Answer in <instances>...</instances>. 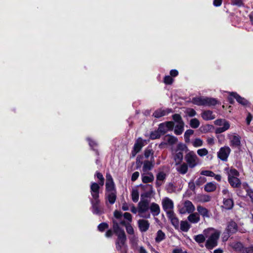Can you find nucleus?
I'll use <instances>...</instances> for the list:
<instances>
[{
  "label": "nucleus",
  "mask_w": 253,
  "mask_h": 253,
  "mask_svg": "<svg viewBox=\"0 0 253 253\" xmlns=\"http://www.w3.org/2000/svg\"><path fill=\"white\" fill-rule=\"evenodd\" d=\"M203 233L206 238H208L205 246L208 249H212L217 245V241L220 236V232L213 228L205 229Z\"/></svg>",
  "instance_id": "nucleus-1"
},
{
  "label": "nucleus",
  "mask_w": 253,
  "mask_h": 253,
  "mask_svg": "<svg viewBox=\"0 0 253 253\" xmlns=\"http://www.w3.org/2000/svg\"><path fill=\"white\" fill-rule=\"evenodd\" d=\"M188 151L187 146L182 143H178L175 148H172V158L175 165H179L182 163L183 159V153H186Z\"/></svg>",
  "instance_id": "nucleus-2"
},
{
  "label": "nucleus",
  "mask_w": 253,
  "mask_h": 253,
  "mask_svg": "<svg viewBox=\"0 0 253 253\" xmlns=\"http://www.w3.org/2000/svg\"><path fill=\"white\" fill-rule=\"evenodd\" d=\"M149 202L147 200L141 199L138 204V212L139 215L144 218H149L151 216L149 212Z\"/></svg>",
  "instance_id": "nucleus-3"
},
{
  "label": "nucleus",
  "mask_w": 253,
  "mask_h": 253,
  "mask_svg": "<svg viewBox=\"0 0 253 253\" xmlns=\"http://www.w3.org/2000/svg\"><path fill=\"white\" fill-rule=\"evenodd\" d=\"M192 102L199 106H214L217 104V100L213 98L196 97L192 99Z\"/></svg>",
  "instance_id": "nucleus-4"
},
{
  "label": "nucleus",
  "mask_w": 253,
  "mask_h": 253,
  "mask_svg": "<svg viewBox=\"0 0 253 253\" xmlns=\"http://www.w3.org/2000/svg\"><path fill=\"white\" fill-rule=\"evenodd\" d=\"M186 164L191 169H193L199 164V159L193 151H189L185 155Z\"/></svg>",
  "instance_id": "nucleus-5"
},
{
  "label": "nucleus",
  "mask_w": 253,
  "mask_h": 253,
  "mask_svg": "<svg viewBox=\"0 0 253 253\" xmlns=\"http://www.w3.org/2000/svg\"><path fill=\"white\" fill-rule=\"evenodd\" d=\"M178 208L179 213L181 214L192 213L195 210L194 205L189 200L185 201L182 204L178 206Z\"/></svg>",
  "instance_id": "nucleus-6"
},
{
  "label": "nucleus",
  "mask_w": 253,
  "mask_h": 253,
  "mask_svg": "<svg viewBox=\"0 0 253 253\" xmlns=\"http://www.w3.org/2000/svg\"><path fill=\"white\" fill-rule=\"evenodd\" d=\"M116 241V248L118 251L126 252L127 249L126 245V237L125 233L119 234Z\"/></svg>",
  "instance_id": "nucleus-7"
},
{
  "label": "nucleus",
  "mask_w": 253,
  "mask_h": 253,
  "mask_svg": "<svg viewBox=\"0 0 253 253\" xmlns=\"http://www.w3.org/2000/svg\"><path fill=\"white\" fill-rule=\"evenodd\" d=\"M162 207L167 215L174 212V204L173 201L168 197H165L162 201Z\"/></svg>",
  "instance_id": "nucleus-8"
},
{
  "label": "nucleus",
  "mask_w": 253,
  "mask_h": 253,
  "mask_svg": "<svg viewBox=\"0 0 253 253\" xmlns=\"http://www.w3.org/2000/svg\"><path fill=\"white\" fill-rule=\"evenodd\" d=\"M105 196L106 202H108L111 205L114 204L117 198L115 187L106 188Z\"/></svg>",
  "instance_id": "nucleus-9"
},
{
  "label": "nucleus",
  "mask_w": 253,
  "mask_h": 253,
  "mask_svg": "<svg viewBox=\"0 0 253 253\" xmlns=\"http://www.w3.org/2000/svg\"><path fill=\"white\" fill-rule=\"evenodd\" d=\"M141 188L143 190V192L141 194V197L142 199L150 198L154 193L153 186L151 184L141 185Z\"/></svg>",
  "instance_id": "nucleus-10"
},
{
  "label": "nucleus",
  "mask_w": 253,
  "mask_h": 253,
  "mask_svg": "<svg viewBox=\"0 0 253 253\" xmlns=\"http://www.w3.org/2000/svg\"><path fill=\"white\" fill-rule=\"evenodd\" d=\"M231 152V149L228 146H224L220 148L217 152V157L223 161H227Z\"/></svg>",
  "instance_id": "nucleus-11"
},
{
  "label": "nucleus",
  "mask_w": 253,
  "mask_h": 253,
  "mask_svg": "<svg viewBox=\"0 0 253 253\" xmlns=\"http://www.w3.org/2000/svg\"><path fill=\"white\" fill-rule=\"evenodd\" d=\"M173 126L174 123L173 122H166L161 123L159 125L158 130L162 134H164L169 130H172Z\"/></svg>",
  "instance_id": "nucleus-12"
},
{
  "label": "nucleus",
  "mask_w": 253,
  "mask_h": 253,
  "mask_svg": "<svg viewBox=\"0 0 253 253\" xmlns=\"http://www.w3.org/2000/svg\"><path fill=\"white\" fill-rule=\"evenodd\" d=\"M145 140H143L141 138H138L136 141L132 151L131 154L132 157H134L144 146Z\"/></svg>",
  "instance_id": "nucleus-13"
},
{
  "label": "nucleus",
  "mask_w": 253,
  "mask_h": 253,
  "mask_svg": "<svg viewBox=\"0 0 253 253\" xmlns=\"http://www.w3.org/2000/svg\"><path fill=\"white\" fill-rule=\"evenodd\" d=\"M100 184L96 182H91L90 184V193L92 199L91 200L99 199V191Z\"/></svg>",
  "instance_id": "nucleus-14"
},
{
  "label": "nucleus",
  "mask_w": 253,
  "mask_h": 253,
  "mask_svg": "<svg viewBox=\"0 0 253 253\" xmlns=\"http://www.w3.org/2000/svg\"><path fill=\"white\" fill-rule=\"evenodd\" d=\"M172 112V110L170 108L158 109L154 111L153 116L156 118H160L162 117L168 115Z\"/></svg>",
  "instance_id": "nucleus-15"
},
{
  "label": "nucleus",
  "mask_w": 253,
  "mask_h": 253,
  "mask_svg": "<svg viewBox=\"0 0 253 253\" xmlns=\"http://www.w3.org/2000/svg\"><path fill=\"white\" fill-rule=\"evenodd\" d=\"M238 230V226L236 223L232 220L228 222L226 231L227 232L228 235L226 237V239H228L230 234H233L237 232Z\"/></svg>",
  "instance_id": "nucleus-16"
},
{
  "label": "nucleus",
  "mask_w": 253,
  "mask_h": 253,
  "mask_svg": "<svg viewBox=\"0 0 253 253\" xmlns=\"http://www.w3.org/2000/svg\"><path fill=\"white\" fill-rule=\"evenodd\" d=\"M236 249H239L242 253H253V245L243 246L241 243H237L235 245Z\"/></svg>",
  "instance_id": "nucleus-17"
},
{
  "label": "nucleus",
  "mask_w": 253,
  "mask_h": 253,
  "mask_svg": "<svg viewBox=\"0 0 253 253\" xmlns=\"http://www.w3.org/2000/svg\"><path fill=\"white\" fill-rule=\"evenodd\" d=\"M228 138L230 139V145L234 147H238L241 144V137L239 135L235 134H228Z\"/></svg>",
  "instance_id": "nucleus-18"
},
{
  "label": "nucleus",
  "mask_w": 253,
  "mask_h": 253,
  "mask_svg": "<svg viewBox=\"0 0 253 253\" xmlns=\"http://www.w3.org/2000/svg\"><path fill=\"white\" fill-rule=\"evenodd\" d=\"M167 217L170 220L172 225L176 229H179V221L178 218L176 216L174 212L171 213L167 215Z\"/></svg>",
  "instance_id": "nucleus-19"
},
{
  "label": "nucleus",
  "mask_w": 253,
  "mask_h": 253,
  "mask_svg": "<svg viewBox=\"0 0 253 253\" xmlns=\"http://www.w3.org/2000/svg\"><path fill=\"white\" fill-rule=\"evenodd\" d=\"M138 227L142 232L147 231L150 226V223L148 221L144 219H140L138 221Z\"/></svg>",
  "instance_id": "nucleus-20"
},
{
  "label": "nucleus",
  "mask_w": 253,
  "mask_h": 253,
  "mask_svg": "<svg viewBox=\"0 0 253 253\" xmlns=\"http://www.w3.org/2000/svg\"><path fill=\"white\" fill-rule=\"evenodd\" d=\"M166 178V174L163 171L159 172L156 175V185L160 187L164 182Z\"/></svg>",
  "instance_id": "nucleus-21"
},
{
  "label": "nucleus",
  "mask_w": 253,
  "mask_h": 253,
  "mask_svg": "<svg viewBox=\"0 0 253 253\" xmlns=\"http://www.w3.org/2000/svg\"><path fill=\"white\" fill-rule=\"evenodd\" d=\"M92 205V211L94 214H99L101 213L99 208V204L100 203L99 199L91 200Z\"/></svg>",
  "instance_id": "nucleus-22"
},
{
  "label": "nucleus",
  "mask_w": 253,
  "mask_h": 253,
  "mask_svg": "<svg viewBox=\"0 0 253 253\" xmlns=\"http://www.w3.org/2000/svg\"><path fill=\"white\" fill-rule=\"evenodd\" d=\"M230 96H233L235 98L237 101L244 106H247L249 104V102L245 98L242 97L236 92H231Z\"/></svg>",
  "instance_id": "nucleus-23"
},
{
  "label": "nucleus",
  "mask_w": 253,
  "mask_h": 253,
  "mask_svg": "<svg viewBox=\"0 0 253 253\" xmlns=\"http://www.w3.org/2000/svg\"><path fill=\"white\" fill-rule=\"evenodd\" d=\"M234 205V203L233 198L223 199V207L226 210H231L233 208Z\"/></svg>",
  "instance_id": "nucleus-24"
},
{
  "label": "nucleus",
  "mask_w": 253,
  "mask_h": 253,
  "mask_svg": "<svg viewBox=\"0 0 253 253\" xmlns=\"http://www.w3.org/2000/svg\"><path fill=\"white\" fill-rule=\"evenodd\" d=\"M187 217L188 220L191 223L196 224L200 220V217L197 212H192Z\"/></svg>",
  "instance_id": "nucleus-25"
},
{
  "label": "nucleus",
  "mask_w": 253,
  "mask_h": 253,
  "mask_svg": "<svg viewBox=\"0 0 253 253\" xmlns=\"http://www.w3.org/2000/svg\"><path fill=\"white\" fill-rule=\"evenodd\" d=\"M149 209L154 216L158 215L160 213V208L158 204L155 203L151 204Z\"/></svg>",
  "instance_id": "nucleus-26"
},
{
  "label": "nucleus",
  "mask_w": 253,
  "mask_h": 253,
  "mask_svg": "<svg viewBox=\"0 0 253 253\" xmlns=\"http://www.w3.org/2000/svg\"><path fill=\"white\" fill-rule=\"evenodd\" d=\"M176 170L181 174H186L188 170L189 166L185 163H181L180 164L176 165Z\"/></svg>",
  "instance_id": "nucleus-27"
},
{
  "label": "nucleus",
  "mask_w": 253,
  "mask_h": 253,
  "mask_svg": "<svg viewBox=\"0 0 253 253\" xmlns=\"http://www.w3.org/2000/svg\"><path fill=\"white\" fill-rule=\"evenodd\" d=\"M142 181L144 183H148L152 182L154 179V177L152 173L148 172L145 173L144 172L141 174Z\"/></svg>",
  "instance_id": "nucleus-28"
},
{
  "label": "nucleus",
  "mask_w": 253,
  "mask_h": 253,
  "mask_svg": "<svg viewBox=\"0 0 253 253\" xmlns=\"http://www.w3.org/2000/svg\"><path fill=\"white\" fill-rule=\"evenodd\" d=\"M197 210L198 213L204 218H209L210 216L209 211L207 209L201 206H198L197 207Z\"/></svg>",
  "instance_id": "nucleus-29"
},
{
  "label": "nucleus",
  "mask_w": 253,
  "mask_h": 253,
  "mask_svg": "<svg viewBox=\"0 0 253 253\" xmlns=\"http://www.w3.org/2000/svg\"><path fill=\"white\" fill-rule=\"evenodd\" d=\"M224 170L227 172L228 178L238 177L239 175V172L234 168H226Z\"/></svg>",
  "instance_id": "nucleus-30"
},
{
  "label": "nucleus",
  "mask_w": 253,
  "mask_h": 253,
  "mask_svg": "<svg viewBox=\"0 0 253 253\" xmlns=\"http://www.w3.org/2000/svg\"><path fill=\"white\" fill-rule=\"evenodd\" d=\"M202 118L206 121L213 120L215 116L212 112L210 110L204 111L201 114Z\"/></svg>",
  "instance_id": "nucleus-31"
},
{
  "label": "nucleus",
  "mask_w": 253,
  "mask_h": 253,
  "mask_svg": "<svg viewBox=\"0 0 253 253\" xmlns=\"http://www.w3.org/2000/svg\"><path fill=\"white\" fill-rule=\"evenodd\" d=\"M228 181L230 185L233 188H238L241 184V180L237 177H230L228 178Z\"/></svg>",
  "instance_id": "nucleus-32"
},
{
  "label": "nucleus",
  "mask_w": 253,
  "mask_h": 253,
  "mask_svg": "<svg viewBox=\"0 0 253 253\" xmlns=\"http://www.w3.org/2000/svg\"><path fill=\"white\" fill-rule=\"evenodd\" d=\"M190 228L191 225L189 224L188 221L182 220L180 221L179 227V229L180 231L187 232L188 231Z\"/></svg>",
  "instance_id": "nucleus-33"
},
{
  "label": "nucleus",
  "mask_w": 253,
  "mask_h": 253,
  "mask_svg": "<svg viewBox=\"0 0 253 253\" xmlns=\"http://www.w3.org/2000/svg\"><path fill=\"white\" fill-rule=\"evenodd\" d=\"M164 140L167 144L173 145L177 141V138L175 136L167 135L164 137Z\"/></svg>",
  "instance_id": "nucleus-34"
},
{
  "label": "nucleus",
  "mask_w": 253,
  "mask_h": 253,
  "mask_svg": "<svg viewBox=\"0 0 253 253\" xmlns=\"http://www.w3.org/2000/svg\"><path fill=\"white\" fill-rule=\"evenodd\" d=\"M106 188L115 187L112 176L109 173L106 174Z\"/></svg>",
  "instance_id": "nucleus-35"
},
{
  "label": "nucleus",
  "mask_w": 253,
  "mask_h": 253,
  "mask_svg": "<svg viewBox=\"0 0 253 253\" xmlns=\"http://www.w3.org/2000/svg\"><path fill=\"white\" fill-rule=\"evenodd\" d=\"M153 161L154 160H151V161H145L144 162L142 168V170L144 172L150 170L152 169L154 167Z\"/></svg>",
  "instance_id": "nucleus-36"
},
{
  "label": "nucleus",
  "mask_w": 253,
  "mask_h": 253,
  "mask_svg": "<svg viewBox=\"0 0 253 253\" xmlns=\"http://www.w3.org/2000/svg\"><path fill=\"white\" fill-rule=\"evenodd\" d=\"M216 189V184L213 182H210L207 183L204 187V189L208 192H211L214 191Z\"/></svg>",
  "instance_id": "nucleus-37"
},
{
  "label": "nucleus",
  "mask_w": 253,
  "mask_h": 253,
  "mask_svg": "<svg viewBox=\"0 0 253 253\" xmlns=\"http://www.w3.org/2000/svg\"><path fill=\"white\" fill-rule=\"evenodd\" d=\"M166 238L165 233L161 230H159L156 235L155 242L159 243L162 241L164 240Z\"/></svg>",
  "instance_id": "nucleus-38"
},
{
  "label": "nucleus",
  "mask_w": 253,
  "mask_h": 253,
  "mask_svg": "<svg viewBox=\"0 0 253 253\" xmlns=\"http://www.w3.org/2000/svg\"><path fill=\"white\" fill-rule=\"evenodd\" d=\"M184 122L176 124L174 130V133L176 135H180L183 132L184 130Z\"/></svg>",
  "instance_id": "nucleus-39"
},
{
  "label": "nucleus",
  "mask_w": 253,
  "mask_h": 253,
  "mask_svg": "<svg viewBox=\"0 0 253 253\" xmlns=\"http://www.w3.org/2000/svg\"><path fill=\"white\" fill-rule=\"evenodd\" d=\"M113 229L116 235L121 234L123 233H125L124 230L120 227L118 223L115 221H113Z\"/></svg>",
  "instance_id": "nucleus-40"
},
{
  "label": "nucleus",
  "mask_w": 253,
  "mask_h": 253,
  "mask_svg": "<svg viewBox=\"0 0 253 253\" xmlns=\"http://www.w3.org/2000/svg\"><path fill=\"white\" fill-rule=\"evenodd\" d=\"M229 127V123L228 122H225V123L224 124V126L222 127L217 128L215 130V132L216 134L221 133L228 129Z\"/></svg>",
  "instance_id": "nucleus-41"
},
{
  "label": "nucleus",
  "mask_w": 253,
  "mask_h": 253,
  "mask_svg": "<svg viewBox=\"0 0 253 253\" xmlns=\"http://www.w3.org/2000/svg\"><path fill=\"white\" fill-rule=\"evenodd\" d=\"M195 241L199 244L203 243L205 241L206 236L203 233L195 235L194 237Z\"/></svg>",
  "instance_id": "nucleus-42"
},
{
  "label": "nucleus",
  "mask_w": 253,
  "mask_h": 253,
  "mask_svg": "<svg viewBox=\"0 0 253 253\" xmlns=\"http://www.w3.org/2000/svg\"><path fill=\"white\" fill-rule=\"evenodd\" d=\"M222 193L223 196V199L226 198H233L232 193L229 192V191L226 188H224L222 190Z\"/></svg>",
  "instance_id": "nucleus-43"
},
{
  "label": "nucleus",
  "mask_w": 253,
  "mask_h": 253,
  "mask_svg": "<svg viewBox=\"0 0 253 253\" xmlns=\"http://www.w3.org/2000/svg\"><path fill=\"white\" fill-rule=\"evenodd\" d=\"M131 198L134 202H137L139 199V193L137 189H133L131 191Z\"/></svg>",
  "instance_id": "nucleus-44"
},
{
  "label": "nucleus",
  "mask_w": 253,
  "mask_h": 253,
  "mask_svg": "<svg viewBox=\"0 0 253 253\" xmlns=\"http://www.w3.org/2000/svg\"><path fill=\"white\" fill-rule=\"evenodd\" d=\"M190 125L191 127L193 128H197L200 125V122L197 119L194 118L190 121Z\"/></svg>",
  "instance_id": "nucleus-45"
},
{
  "label": "nucleus",
  "mask_w": 253,
  "mask_h": 253,
  "mask_svg": "<svg viewBox=\"0 0 253 253\" xmlns=\"http://www.w3.org/2000/svg\"><path fill=\"white\" fill-rule=\"evenodd\" d=\"M192 144L195 147H199L203 145V141L200 138H196L192 142Z\"/></svg>",
  "instance_id": "nucleus-46"
},
{
  "label": "nucleus",
  "mask_w": 253,
  "mask_h": 253,
  "mask_svg": "<svg viewBox=\"0 0 253 253\" xmlns=\"http://www.w3.org/2000/svg\"><path fill=\"white\" fill-rule=\"evenodd\" d=\"M161 132L158 129L157 131H155L151 133L150 138L152 139H157L161 137Z\"/></svg>",
  "instance_id": "nucleus-47"
},
{
  "label": "nucleus",
  "mask_w": 253,
  "mask_h": 253,
  "mask_svg": "<svg viewBox=\"0 0 253 253\" xmlns=\"http://www.w3.org/2000/svg\"><path fill=\"white\" fill-rule=\"evenodd\" d=\"M197 152L199 156L204 157L208 155V150L206 148H202L198 149Z\"/></svg>",
  "instance_id": "nucleus-48"
},
{
  "label": "nucleus",
  "mask_w": 253,
  "mask_h": 253,
  "mask_svg": "<svg viewBox=\"0 0 253 253\" xmlns=\"http://www.w3.org/2000/svg\"><path fill=\"white\" fill-rule=\"evenodd\" d=\"M166 189L168 193H171L175 191L176 187L172 183H170L167 185Z\"/></svg>",
  "instance_id": "nucleus-49"
},
{
  "label": "nucleus",
  "mask_w": 253,
  "mask_h": 253,
  "mask_svg": "<svg viewBox=\"0 0 253 253\" xmlns=\"http://www.w3.org/2000/svg\"><path fill=\"white\" fill-rule=\"evenodd\" d=\"M172 119L176 124H179L183 122L180 115L177 114H175L173 115Z\"/></svg>",
  "instance_id": "nucleus-50"
},
{
  "label": "nucleus",
  "mask_w": 253,
  "mask_h": 253,
  "mask_svg": "<svg viewBox=\"0 0 253 253\" xmlns=\"http://www.w3.org/2000/svg\"><path fill=\"white\" fill-rule=\"evenodd\" d=\"M194 133V130L192 129L187 130L184 133V138L186 141L189 140V138L191 135Z\"/></svg>",
  "instance_id": "nucleus-51"
},
{
  "label": "nucleus",
  "mask_w": 253,
  "mask_h": 253,
  "mask_svg": "<svg viewBox=\"0 0 253 253\" xmlns=\"http://www.w3.org/2000/svg\"><path fill=\"white\" fill-rule=\"evenodd\" d=\"M96 176L99 180L98 183L100 184L101 186H102L104 185V178L103 176V175L101 173L97 172L96 173Z\"/></svg>",
  "instance_id": "nucleus-52"
},
{
  "label": "nucleus",
  "mask_w": 253,
  "mask_h": 253,
  "mask_svg": "<svg viewBox=\"0 0 253 253\" xmlns=\"http://www.w3.org/2000/svg\"><path fill=\"white\" fill-rule=\"evenodd\" d=\"M201 174L207 176L213 177L214 176V173L211 170H202L201 172Z\"/></svg>",
  "instance_id": "nucleus-53"
},
{
  "label": "nucleus",
  "mask_w": 253,
  "mask_h": 253,
  "mask_svg": "<svg viewBox=\"0 0 253 253\" xmlns=\"http://www.w3.org/2000/svg\"><path fill=\"white\" fill-rule=\"evenodd\" d=\"M211 199L210 196L207 195H203L200 196V201L203 203L209 202Z\"/></svg>",
  "instance_id": "nucleus-54"
},
{
  "label": "nucleus",
  "mask_w": 253,
  "mask_h": 253,
  "mask_svg": "<svg viewBox=\"0 0 253 253\" xmlns=\"http://www.w3.org/2000/svg\"><path fill=\"white\" fill-rule=\"evenodd\" d=\"M109 226L108 224L105 222H103L99 224L98 226V229L101 231L103 232L105 229H107Z\"/></svg>",
  "instance_id": "nucleus-55"
},
{
  "label": "nucleus",
  "mask_w": 253,
  "mask_h": 253,
  "mask_svg": "<svg viewBox=\"0 0 253 253\" xmlns=\"http://www.w3.org/2000/svg\"><path fill=\"white\" fill-rule=\"evenodd\" d=\"M173 82V79L171 76H166L164 78V83L167 84H170Z\"/></svg>",
  "instance_id": "nucleus-56"
},
{
  "label": "nucleus",
  "mask_w": 253,
  "mask_h": 253,
  "mask_svg": "<svg viewBox=\"0 0 253 253\" xmlns=\"http://www.w3.org/2000/svg\"><path fill=\"white\" fill-rule=\"evenodd\" d=\"M186 114L189 116V117H194L196 115V112L195 111L194 109L192 108H188L186 110Z\"/></svg>",
  "instance_id": "nucleus-57"
},
{
  "label": "nucleus",
  "mask_w": 253,
  "mask_h": 253,
  "mask_svg": "<svg viewBox=\"0 0 253 253\" xmlns=\"http://www.w3.org/2000/svg\"><path fill=\"white\" fill-rule=\"evenodd\" d=\"M206 178L204 177H200L199 178H198L196 181L195 183L196 185L198 186H200L205 183L206 182Z\"/></svg>",
  "instance_id": "nucleus-58"
},
{
  "label": "nucleus",
  "mask_w": 253,
  "mask_h": 253,
  "mask_svg": "<svg viewBox=\"0 0 253 253\" xmlns=\"http://www.w3.org/2000/svg\"><path fill=\"white\" fill-rule=\"evenodd\" d=\"M126 228L127 233L130 235L134 234V230L131 225L130 224H127L126 225Z\"/></svg>",
  "instance_id": "nucleus-59"
},
{
  "label": "nucleus",
  "mask_w": 253,
  "mask_h": 253,
  "mask_svg": "<svg viewBox=\"0 0 253 253\" xmlns=\"http://www.w3.org/2000/svg\"><path fill=\"white\" fill-rule=\"evenodd\" d=\"M153 155V152L151 149H146L144 151V156L146 158H148L150 156Z\"/></svg>",
  "instance_id": "nucleus-60"
},
{
  "label": "nucleus",
  "mask_w": 253,
  "mask_h": 253,
  "mask_svg": "<svg viewBox=\"0 0 253 253\" xmlns=\"http://www.w3.org/2000/svg\"><path fill=\"white\" fill-rule=\"evenodd\" d=\"M225 122H228L225 120L223 119H217L214 121V124L217 126H224V124L225 123Z\"/></svg>",
  "instance_id": "nucleus-61"
},
{
  "label": "nucleus",
  "mask_w": 253,
  "mask_h": 253,
  "mask_svg": "<svg viewBox=\"0 0 253 253\" xmlns=\"http://www.w3.org/2000/svg\"><path fill=\"white\" fill-rule=\"evenodd\" d=\"M232 4L238 6H241L243 5L242 0H232Z\"/></svg>",
  "instance_id": "nucleus-62"
},
{
  "label": "nucleus",
  "mask_w": 253,
  "mask_h": 253,
  "mask_svg": "<svg viewBox=\"0 0 253 253\" xmlns=\"http://www.w3.org/2000/svg\"><path fill=\"white\" fill-rule=\"evenodd\" d=\"M207 142L210 145H213L214 144V139L213 137H208L207 138Z\"/></svg>",
  "instance_id": "nucleus-63"
},
{
  "label": "nucleus",
  "mask_w": 253,
  "mask_h": 253,
  "mask_svg": "<svg viewBox=\"0 0 253 253\" xmlns=\"http://www.w3.org/2000/svg\"><path fill=\"white\" fill-rule=\"evenodd\" d=\"M130 209V204H127L126 202H124L122 204V209L124 211H128Z\"/></svg>",
  "instance_id": "nucleus-64"
}]
</instances>
